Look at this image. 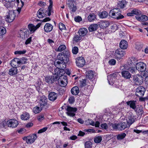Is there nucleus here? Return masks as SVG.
<instances>
[{
    "label": "nucleus",
    "mask_w": 148,
    "mask_h": 148,
    "mask_svg": "<svg viewBox=\"0 0 148 148\" xmlns=\"http://www.w3.org/2000/svg\"><path fill=\"white\" fill-rule=\"evenodd\" d=\"M70 53L69 51H64L58 53L57 59L55 61V66L58 68L65 69L66 68V64L69 61Z\"/></svg>",
    "instance_id": "obj_1"
},
{
    "label": "nucleus",
    "mask_w": 148,
    "mask_h": 148,
    "mask_svg": "<svg viewBox=\"0 0 148 148\" xmlns=\"http://www.w3.org/2000/svg\"><path fill=\"white\" fill-rule=\"evenodd\" d=\"M109 15L112 18L117 20L122 19L124 17V16L121 14L120 9L118 8H114L110 10Z\"/></svg>",
    "instance_id": "obj_2"
},
{
    "label": "nucleus",
    "mask_w": 148,
    "mask_h": 148,
    "mask_svg": "<svg viewBox=\"0 0 148 148\" xmlns=\"http://www.w3.org/2000/svg\"><path fill=\"white\" fill-rule=\"evenodd\" d=\"M128 125L127 123L121 122L119 123H111L110 125L113 129L119 130H123L126 128L129 127L130 126Z\"/></svg>",
    "instance_id": "obj_3"
},
{
    "label": "nucleus",
    "mask_w": 148,
    "mask_h": 148,
    "mask_svg": "<svg viewBox=\"0 0 148 148\" xmlns=\"http://www.w3.org/2000/svg\"><path fill=\"white\" fill-rule=\"evenodd\" d=\"M116 75L115 73H113L108 76V79L109 84L111 85H113V86L116 88L118 87V82L116 78Z\"/></svg>",
    "instance_id": "obj_4"
},
{
    "label": "nucleus",
    "mask_w": 148,
    "mask_h": 148,
    "mask_svg": "<svg viewBox=\"0 0 148 148\" xmlns=\"http://www.w3.org/2000/svg\"><path fill=\"white\" fill-rule=\"evenodd\" d=\"M37 138L36 134H34L25 136L23 138V139L24 140H25L28 144H32L35 141Z\"/></svg>",
    "instance_id": "obj_5"
},
{
    "label": "nucleus",
    "mask_w": 148,
    "mask_h": 148,
    "mask_svg": "<svg viewBox=\"0 0 148 148\" xmlns=\"http://www.w3.org/2000/svg\"><path fill=\"white\" fill-rule=\"evenodd\" d=\"M125 51L121 49H116L114 53V56L115 58L118 60L122 59V57L125 55Z\"/></svg>",
    "instance_id": "obj_6"
},
{
    "label": "nucleus",
    "mask_w": 148,
    "mask_h": 148,
    "mask_svg": "<svg viewBox=\"0 0 148 148\" xmlns=\"http://www.w3.org/2000/svg\"><path fill=\"white\" fill-rule=\"evenodd\" d=\"M71 13L75 12L77 9L75 0H68L66 3Z\"/></svg>",
    "instance_id": "obj_7"
},
{
    "label": "nucleus",
    "mask_w": 148,
    "mask_h": 148,
    "mask_svg": "<svg viewBox=\"0 0 148 148\" xmlns=\"http://www.w3.org/2000/svg\"><path fill=\"white\" fill-rule=\"evenodd\" d=\"M5 20L8 23H11L14 19L16 15L14 11H9L5 16Z\"/></svg>",
    "instance_id": "obj_8"
},
{
    "label": "nucleus",
    "mask_w": 148,
    "mask_h": 148,
    "mask_svg": "<svg viewBox=\"0 0 148 148\" xmlns=\"http://www.w3.org/2000/svg\"><path fill=\"white\" fill-rule=\"evenodd\" d=\"M66 110L67 111L66 114L67 115L70 117H73L75 115V112H76L77 109L75 108H73L69 106H67Z\"/></svg>",
    "instance_id": "obj_9"
},
{
    "label": "nucleus",
    "mask_w": 148,
    "mask_h": 148,
    "mask_svg": "<svg viewBox=\"0 0 148 148\" xmlns=\"http://www.w3.org/2000/svg\"><path fill=\"white\" fill-rule=\"evenodd\" d=\"M146 90L143 86H138L136 89V95L139 97H143L144 94Z\"/></svg>",
    "instance_id": "obj_10"
},
{
    "label": "nucleus",
    "mask_w": 148,
    "mask_h": 148,
    "mask_svg": "<svg viewBox=\"0 0 148 148\" xmlns=\"http://www.w3.org/2000/svg\"><path fill=\"white\" fill-rule=\"evenodd\" d=\"M58 77L57 76H46L45 78V80L46 82L49 84H51L56 81L58 79Z\"/></svg>",
    "instance_id": "obj_11"
},
{
    "label": "nucleus",
    "mask_w": 148,
    "mask_h": 148,
    "mask_svg": "<svg viewBox=\"0 0 148 148\" xmlns=\"http://www.w3.org/2000/svg\"><path fill=\"white\" fill-rule=\"evenodd\" d=\"M76 65L79 67H82L85 64V61L82 57H78L76 61Z\"/></svg>",
    "instance_id": "obj_12"
},
{
    "label": "nucleus",
    "mask_w": 148,
    "mask_h": 148,
    "mask_svg": "<svg viewBox=\"0 0 148 148\" xmlns=\"http://www.w3.org/2000/svg\"><path fill=\"white\" fill-rule=\"evenodd\" d=\"M136 68L138 71L141 72L145 71L146 68V65L143 62H139L136 64Z\"/></svg>",
    "instance_id": "obj_13"
},
{
    "label": "nucleus",
    "mask_w": 148,
    "mask_h": 148,
    "mask_svg": "<svg viewBox=\"0 0 148 148\" xmlns=\"http://www.w3.org/2000/svg\"><path fill=\"white\" fill-rule=\"evenodd\" d=\"M7 125L8 127L12 128H15L18 125V122L16 120L10 119L7 121Z\"/></svg>",
    "instance_id": "obj_14"
},
{
    "label": "nucleus",
    "mask_w": 148,
    "mask_h": 148,
    "mask_svg": "<svg viewBox=\"0 0 148 148\" xmlns=\"http://www.w3.org/2000/svg\"><path fill=\"white\" fill-rule=\"evenodd\" d=\"M39 103L41 108H43L47 104V99L46 97L43 95L41 97L39 100Z\"/></svg>",
    "instance_id": "obj_15"
},
{
    "label": "nucleus",
    "mask_w": 148,
    "mask_h": 148,
    "mask_svg": "<svg viewBox=\"0 0 148 148\" xmlns=\"http://www.w3.org/2000/svg\"><path fill=\"white\" fill-rule=\"evenodd\" d=\"M136 120V116L133 115L129 116L127 119V123L130 127Z\"/></svg>",
    "instance_id": "obj_16"
},
{
    "label": "nucleus",
    "mask_w": 148,
    "mask_h": 148,
    "mask_svg": "<svg viewBox=\"0 0 148 148\" xmlns=\"http://www.w3.org/2000/svg\"><path fill=\"white\" fill-rule=\"evenodd\" d=\"M136 19L139 21L144 22L148 20V17L146 15L141 14L135 16Z\"/></svg>",
    "instance_id": "obj_17"
},
{
    "label": "nucleus",
    "mask_w": 148,
    "mask_h": 148,
    "mask_svg": "<svg viewBox=\"0 0 148 148\" xmlns=\"http://www.w3.org/2000/svg\"><path fill=\"white\" fill-rule=\"evenodd\" d=\"M58 97V94L54 92H50L48 95V99L51 101H54L56 100Z\"/></svg>",
    "instance_id": "obj_18"
},
{
    "label": "nucleus",
    "mask_w": 148,
    "mask_h": 148,
    "mask_svg": "<svg viewBox=\"0 0 148 148\" xmlns=\"http://www.w3.org/2000/svg\"><path fill=\"white\" fill-rule=\"evenodd\" d=\"M53 26L50 24L47 23L45 24L44 29V31L46 32H49L53 29Z\"/></svg>",
    "instance_id": "obj_19"
},
{
    "label": "nucleus",
    "mask_w": 148,
    "mask_h": 148,
    "mask_svg": "<svg viewBox=\"0 0 148 148\" xmlns=\"http://www.w3.org/2000/svg\"><path fill=\"white\" fill-rule=\"evenodd\" d=\"M128 46V44L127 41L124 40H122L120 42L119 47L121 49H126Z\"/></svg>",
    "instance_id": "obj_20"
},
{
    "label": "nucleus",
    "mask_w": 148,
    "mask_h": 148,
    "mask_svg": "<svg viewBox=\"0 0 148 148\" xmlns=\"http://www.w3.org/2000/svg\"><path fill=\"white\" fill-rule=\"evenodd\" d=\"M110 25L109 22L106 21H101L99 23V27L102 29L106 28Z\"/></svg>",
    "instance_id": "obj_21"
},
{
    "label": "nucleus",
    "mask_w": 148,
    "mask_h": 148,
    "mask_svg": "<svg viewBox=\"0 0 148 148\" xmlns=\"http://www.w3.org/2000/svg\"><path fill=\"white\" fill-rule=\"evenodd\" d=\"M121 73L122 77L126 79H129L131 76V75L127 71H123L121 72Z\"/></svg>",
    "instance_id": "obj_22"
},
{
    "label": "nucleus",
    "mask_w": 148,
    "mask_h": 148,
    "mask_svg": "<svg viewBox=\"0 0 148 148\" xmlns=\"http://www.w3.org/2000/svg\"><path fill=\"white\" fill-rule=\"evenodd\" d=\"M18 72V70L16 67H12L9 71L8 74L10 76H13L16 75Z\"/></svg>",
    "instance_id": "obj_23"
},
{
    "label": "nucleus",
    "mask_w": 148,
    "mask_h": 148,
    "mask_svg": "<svg viewBox=\"0 0 148 148\" xmlns=\"http://www.w3.org/2000/svg\"><path fill=\"white\" fill-rule=\"evenodd\" d=\"M136 101L134 100H131L128 101L126 102L127 105L130 106V107L134 110H135L136 106Z\"/></svg>",
    "instance_id": "obj_24"
},
{
    "label": "nucleus",
    "mask_w": 148,
    "mask_h": 148,
    "mask_svg": "<svg viewBox=\"0 0 148 148\" xmlns=\"http://www.w3.org/2000/svg\"><path fill=\"white\" fill-rule=\"evenodd\" d=\"M97 16L94 13H90L88 17V20L90 22H93L97 19Z\"/></svg>",
    "instance_id": "obj_25"
},
{
    "label": "nucleus",
    "mask_w": 148,
    "mask_h": 148,
    "mask_svg": "<svg viewBox=\"0 0 148 148\" xmlns=\"http://www.w3.org/2000/svg\"><path fill=\"white\" fill-rule=\"evenodd\" d=\"M127 3L125 1H119L118 4V7L121 9L126 8Z\"/></svg>",
    "instance_id": "obj_26"
},
{
    "label": "nucleus",
    "mask_w": 148,
    "mask_h": 148,
    "mask_svg": "<svg viewBox=\"0 0 148 148\" xmlns=\"http://www.w3.org/2000/svg\"><path fill=\"white\" fill-rule=\"evenodd\" d=\"M88 32L87 29L85 28L80 29L78 31L79 35L81 36H84L86 35Z\"/></svg>",
    "instance_id": "obj_27"
},
{
    "label": "nucleus",
    "mask_w": 148,
    "mask_h": 148,
    "mask_svg": "<svg viewBox=\"0 0 148 148\" xmlns=\"http://www.w3.org/2000/svg\"><path fill=\"white\" fill-rule=\"evenodd\" d=\"M18 58H16L12 60L10 64L12 67H16L17 68V66H16L17 64H18L17 66H19V63H18Z\"/></svg>",
    "instance_id": "obj_28"
},
{
    "label": "nucleus",
    "mask_w": 148,
    "mask_h": 148,
    "mask_svg": "<svg viewBox=\"0 0 148 148\" xmlns=\"http://www.w3.org/2000/svg\"><path fill=\"white\" fill-rule=\"evenodd\" d=\"M79 88L77 86H75L72 88L71 90V93L74 95H77L79 92Z\"/></svg>",
    "instance_id": "obj_29"
},
{
    "label": "nucleus",
    "mask_w": 148,
    "mask_h": 148,
    "mask_svg": "<svg viewBox=\"0 0 148 148\" xmlns=\"http://www.w3.org/2000/svg\"><path fill=\"white\" fill-rule=\"evenodd\" d=\"M44 9L40 8L37 12V16L39 18H42L44 17L45 14H44Z\"/></svg>",
    "instance_id": "obj_30"
},
{
    "label": "nucleus",
    "mask_w": 148,
    "mask_h": 148,
    "mask_svg": "<svg viewBox=\"0 0 148 148\" xmlns=\"http://www.w3.org/2000/svg\"><path fill=\"white\" fill-rule=\"evenodd\" d=\"M136 58L134 57H132L130 58L128 61V64L130 66H133L135 64H136Z\"/></svg>",
    "instance_id": "obj_31"
},
{
    "label": "nucleus",
    "mask_w": 148,
    "mask_h": 148,
    "mask_svg": "<svg viewBox=\"0 0 148 148\" xmlns=\"http://www.w3.org/2000/svg\"><path fill=\"white\" fill-rule=\"evenodd\" d=\"M133 80L136 85H140L141 84V81L140 80L138 77L136 75L133 76Z\"/></svg>",
    "instance_id": "obj_32"
},
{
    "label": "nucleus",
    "mask_w": 148,
    "mask_h": 148,
    "mask_svg": "<svg viewBox=\"0 0 148 148\" xmlns=\"http://www.w3.org/2000/svg\"><path fill=\"white\" fill-rule=\"evenodd\" d=\"M18 63L19 65L20 64H25L27 63V58L22 57L21 58H18Z\"/></svg>",
    "instance_id": "obj_33"
},
{
    "label": "nucleus",
    "mask_w": 148,
    "mask_h": 148,
    "mask_svg": "<svg viewBox=\"0 0 148 148\" xmlns=\"http://www.w3.org/2000/svg\"><path fill=\"white\" fill-rule=\"evenodd\" d=\"M108 15V13L106 11H103L99 14V16L100 18H106Z\"/></svg>",
    "instance_id": "obj_34"
},
{
    "label": "nucleus",
    "mask_w": 148,
    "mask_h": 148,
    "mask_svg": "<svg viewBox=\"0 0 148 148\" xmlns=\"http://www.w3.org/2000/svg\"><path fill=\"white\" fill-rule=\"evenodd\" d=\"M86 77L90 79H92L94 75V72L92 71H89L86 73Z\"/></svg>",
    "instance_id": "obj_35"
},
{
    "label": "nucleus",
    "mask_w": 148,
    "mask_h": 148,
    "mask_svg": "<svg viewBox=\"0 0 148 148\" xmlns=\"http://www.w3.org/2000/svg\"><path fill=\"white\" fill-rule=\"evenodd\" d=\"M98 28V25L97 24H94L91 25L88 27L90 32H92L96 30Z\"/></svg>",
    "instance_id": "obj_36"
},
{
    "label": "nucleus",
    "mask_w": 148,
    "mask_h": 148,
    "mask_svg": "<svg viewBox=\"0 0 148 148\" xmlns=\"http://www.w3.org/2000/svg\"><path fill=\"white\" fill-rule=\"evenodd\" d=\"M28 28L31 33H34L37 29V28L32 24H29L28 25Z\"/></svg>",
    "instance_id": "obj_37"
},
{
    "label": "nucleus",
    "mask_w": 148,
    "mask_h": 148,
    "mask_svg": "<svg viewBox=\"0 0 148 148\" xmlns=\"http://www.w3.org/2000/svg\"><path fill=\"white\" fill-rule=\"evenodd\" d=\"M134 110L136 113L138 114V115H142L143 113L142 107L141 106L136 107L135 110Z\"/></svg>",
    "instance_id": "obj_38"
},
{
    "label": "nucleus",
    "mask_w": 148,
    "mask_h": 148,
    "mask_svg": "<svg viewBox=\"0 0 148 148\" xmlns=\"http://www.w3.org/2000/svg\"><path fill=\"white\" fill-rule=\"evenodd\" d=\"M21 118L23 120H27L29 118V114L27 112L24 113L21 115Z\"/></svg>",
    "instance_id": "obj_39"
},
{
    "label": "nucleus",
    "mask_w": 148,
    "mask_h": 148,
    "mask_svg": "<svg viewBox=\"0 0 148 148\" xmlns=\"http://www.w3.org/2000/svg\"><path fill=\"white\" fill-rule=\"evenodd\" d=\"M82 39V37L80 35L78 36L77 34H75L73 38V41L75 42H78Z\"/></svg>",
    "instance_id": "obj_40"
},
{
    "label": "nucleus",
    "mask_w": 148,
    "mask_h": 148,
    "mask_svg": "<svg viewBox=\"0 0 148 148\" xmlns=\"http://www.w3.org/2000/svg\"><path fill=\"white\" fill-rule=\"evenodd\" d=\"M66 48V46L64 45H60L57 49H56V51H57L61 52Z\"/></svg>",
    "instance_id": "obj_41"
},
{
    "label": "nucleus",
    "mask_w": 148,
    "mask_h": 148,
    "mask_svg": "<svg viewBox=\"0 0 148 148\" xmlns=\"http://www.w3.org/2000/svg\"><path fill=\"white\" fill-rule=\"evenodd\" d=\"M126 134L124 133L119 134L117 136V140H120L124 138L126 136Z\"/></svg>",
    "instance_id": "obj_42"
},
{
    "label": "nucleus",
    "mask_w": 148,
    "mask_h": 148,
    "mask_svg": "<svg viewBox=\"0 0 148 148\" xmlns=\"http://www.w3.org/2000/svg\"><path fill=\"white\" fill-rule=\"evenodd\" d=\"M85 148H91L92 143L90 141H86L84 144Z\"/></svg>",
    "instance_id": "obj_43"
},
{
    "label": "nucleus",
    "mask_w": 148,
    "mask_h": 148,
    "mask_svg": "<svg viewBox=\"0 0 148 148\" xmlns=\"http://www.w3.org/2000/svg\"><path fill=\"white\" fill-rule=\"evenodd\" d=\"M102 140V137L100 136H96L94 139V142L96 143H99Z\"/></svg>",
    "instance_id": "obj_44"
},
{
    "label": "nucleus",
    "mask_w": 148,
    "mask_h": 148,
    "mask_svg": "<svg viewBox=\"0 0 148 148\" xmlns=\"http://www.w3.org/2000/svg\"><path fill=\"white\" fill-rule=\"evenodd\" d=\"M58 79H60L61 81H64V85H67L68 82L67 77L64 75H62Z\"/></svg>",
    "instance_id": "obj_45"
},
{
    "label": "nucleus",
    "mask_w": 148,
    "mask_h": 148,
    "mask_svg": "<svg viewBox=\"0 0 148 148\" xmlns=\"http://www.w3.org/2000/svg\"><path fill=\"white\" fill-rule=\"evenodd\" d=\"M85 124L87 125H91L92 126L94 125V122L92 120L90 119H88L85 121Z\"/></svg>",
    "instance_id": "obj_46"
},
{
    "label": "nucleus",
    "mask_w": 148,
    "mask_h": 148,
    "mask_svg": "<svg viewBox=\"0 0 148 148\" xmlns=\"http://www.w3.org/2000/svg\"><path fill=\"white\" fill-rule=\"evenodd\" d=\"M6 2H7L8 3V5L6 4V6L7 7H9L10 6V3L16 0H4ZM16 1L17 3H19V0H16Z\"/></svg>",
    "instance_id": "obj_47"
},
{
    "label": "nucleus",
    "mask_w": 148,
    "mask_h": 148,
    "mask_svg": "<svg viewBox=\"0 0 148 148\" xmlns=\"http://www.w3.org/2000/svg\"><path fill=\"white\" fill-rule=\"evenodd\" d=\"M6 29L4 27H0V35H3L6 33Z\"/></svg>",
    "instance_id": "obj_48"
},
{
    "label": "nucleus",
    "mask_w": 148,
    "mask_h": 148,
    "mask_svg": "<svg viewBox=\"0 0 148 148\" xmlns=\"http://www.w3.org/2000/svg\"><path fill=\"white\" fill-rule=\"evenodd\" d=\"M132 12L133 13V15L135 14L136 15H139L141 14V12L138 9H134L132 10Z\"/></svg>",
    "instance_id": "obj_49"
},
{
    "label": "nucleus",
    "mask_w": 148,
    "mask_h": 148,
    "mask_svg": "<svg viewBox=\"0 0 148 148\" xmlns=\"http://www.w3.org/2000/svg\"><path fill=\"white\" fill-rule=\"evenodd\" d=\"M60 69H62L58 68L55 69L54 71L53 72V74L54 75H56V76H57L58 77V76H59L60 75V72L59 71Z\"/></svg>",
    "instance_id": "obj_50"
},
{
    "label": "nucleus",
    "mask_w": 148,
    "mask_h": 148,
    "mask_svg": "<svg viewBox=\"0 0 148 148\" xmlns=\"http://www.w3.org/2000/svg\"><path fill=\"white\" fill-rule=\"evenodd\" d=\"M52 6H53L49 5L48 8L47 10L48 11V15L49 16L51 15V13H53Z\"/></svg>",
    "instance_id": "obj_51"
},
{
    "label": "nucleus",
    "mask_w": 148,
    "mask_h": 148,
    "mask_svg": "<svg viewBox=\"0 0 148 148\" xmlns=\"http://www.w3.org/2000/svg\"><path fill=\"white\" fill-rule=\"evenodd\" d=\"M42 108H41V109H40L39 107L36 106L34 108L33 112L35 114L39 113L40 112Z\"/></svg>",
    "instance_id": "obj_52"
},
{
    "label": "nucleus",
    "mask_w": 148,
    "mask_h": 148,
    "mask_svg": "<svg viewBox=\"0 0 148 148\" xmlns=\"http://www.w3.org/2000/svg\"><path fill=\"white\" fill-rule=\"evenodd\" d=\"M143 46V45L142 44H138L136 45V49L138 50H141Z\"/></svg>",
    "instance_id": "obj_53"
},
{
    "label": "nucleus",
    "mask_w": 148,
    "mask_h": 148,
    "mask_svg": "<svg viewBox=\"0 0 148 148\" xmlns=\"http://www.w3.org/2000/svg\"><path fill=\"white\" fill-rule=\"evenodd\" d=\"M78 51V48L76 46L74 47L72 49V52L73 54H77Z\"/></svg>",
    "instance_id": "obj_54"
},
{
    "label": "nucleus",
    "mask_w": 148,
    "mask_h": 148,
    "mask_svg": "<svg viewBox=\"0 0 148 148\" xmlns=\"http://www.w3.org/2000/svg\"><path fill=\"white\" fill-rule=\"evenodd\" d=\"M116 62V61L115 59H112L109 60L108 63L110 65H114L115 64Z\"/></svg>",
    "instance_id": "obj_55"
},
{
    "label": "nucleus",
    "mask_w": 148,
    "mask_h": 148,
    "mask_svg": "<svg viewBox=\"0 0 148 148\" xmlns=\"http://www.w3.org/2000/svg\"><path fill=\"white\" fill-rule=\"evenodd\" d=\"M26 52V50H24L23 51H16L14 52V54H24Z\"/></svg>",
    "instance_id": "obj_56"
},
{
    "label": "nucleus",
    "mask_w": 148,
    "mask_h": 148,
    "mask_svg": "<svg viewBox=\"0 0 148 148\" xmlns=\"http://www.w3.org/2000/svg\"><path fill=\"white\" fill-rule=\"evenodd\" d=\"M70 104H72L75 101V98L73 96H71L69 97L68 100Z\"/></svg>",
    "instance_id": "obj_57"
},
{
    "label": "nucleus",
    "mask_w": 148,
    "mask_h": 148,
    "mask_svg": "<svg viewBox=\"0 0 148 148\" xmlns=\"http://www.w3.org/2000/svg\"><path fill=\"white\" fill-rule=\"evenodd\" d=\"M58 84L62 87H64L66 85H64V82L63 81H61L60 79H58Z\"/></svg>",
    "instance_id": "obj_58"
},
{
    "label": "nucleus",
    "mask_w": 148,
    "mask_h": 148,
    "mask_svg": "<svg viewBox=\"0 0 148 148\" xmlns=\"http://www.w3.org/2000/svg\"><path fill=\"white\" fill-rule=\"evenodd\" d=\"M59 29L60 30H62L63 29H64L66 28L64 25L62 23H59Z\"/></svg>",
    "instance_id": "obj_59"
},
{
    "label": "nucleus",
    "mask_w": 148,
    "mask_h": 148,
    "mask_svg": "<svg viewBox=\"0 0 148 148\" xmlns=\"http://www.w3.org/2000/svg\"><path fill=\"white\" fill-rule=\"evenodd\" d=\"M74 20L76 22H79L82 21V18L81 16H78L75 17Z\"/></svg>",
    "instance_id": "obj_60"
},
{
    "label": "nucleus",
    "mask_w": 148,
    "mask_h": 148,
    "mask_svg": "<svg viewBox=\"0 0 148 148\" xmlns=\"http://www.w3.org/2000/svg\"><path fill=\"white\" fill-rule=\"evenodd\" d=\"M47 127L43 128L39 130L38 132V133L40 134L44 132L47 130Z\"/></svg>",
    "instance_id": "obj_61"
},
{
    "label": "nucleus",
    "mask_w": 148,
    "mask_h": 148,
    "mask_svg": "<svg viewBox=\"0 0 148 148\" xmlns=\"http://www.w3.org/2000/svg\"><path fill=\"white\" fill-rule=\"evenodd\" d=\"M86 79H82V81L81 82L80 86H85L86 85Z\"/></svg>",
    "instance_id": "obj_62"
},
{
    "label": "nucleus",
    "mask_w": 148,
    "mask_h": 148,
    "mask_svg": "<svg viewBox=\"0 0 148 148\" xmlns=\"http://www.w3.org/2000/svg\"><path fill=\"white\" fill-rule=\"evenodd\" d=\"M45 119L43 114H40L37 117V119L39 121H41Z\"/></svg>",
    "instance_id": "obj_63"
},
{
    "label": "nucleus",
    "mask_w": 148,
    "mask_h": 148,
    "mask_svg": "<svg viewBox=\"0 0 148 148\" xmlns=\"http://www.w3.org/2000/svg\"><path fill=\"white\" fill-rule=\"evenodd\" d=\"M137 70H138L136 66V67H132L131 68L130 71L131 73H135Z\"/></svg>",
    "instance_id": "obj_64"
}]
</instances>
